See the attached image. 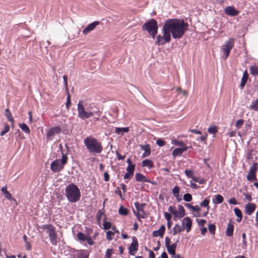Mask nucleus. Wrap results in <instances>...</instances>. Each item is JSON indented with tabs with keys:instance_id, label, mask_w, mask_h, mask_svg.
Instances as JSON below:
<instances>
[{
	"instance_id": "1",
	"label": "nucleus",
	"mask_w": 258,
	"mask_h": 258,
	"mask_svg": "<svg viewBox=\"0 0 258 258\" xmlns=\"http://www.w3.org/2000/svg\"><path fill=\"white\" fill-rule=\"evenodd\" d=\"M188 24L182 19H170L164 21L162 29L163 35L156 37L155 45L160 46L168 43L171 40V35L174 39H180L188 30Z\"/></svg>"
},
{
	"instance_id": "2",
	"label": "nucleus",
	"mask_w": 258,
	"mask_h": 258,
	"mask_svg": "<svg viewBox=\"0 0 258 258\" xmlns=\"http://www.w3.org/2000/svg\"><path fill=\"white\" fill-rule=\"evenodd\" d=\"M84 144L87 150L93 154H100L103 151L101 143L91 136L84 139Z\"/></svg>"
},
{
	"instance_id": "3",
	"label": "nucleus",
	"mask_w": 258,
	"mask_h": 258,
	"mask_svg": "<svg viewBox=\"0 0 258 258\" xmlns=\"http://www.w3.org/2000/svg\"><path fill=\"white\" fill-rule=\"evenodd\" d=\"M78 116L82 120H85L91 117L95 114L98 116L101 115V112L99 110H92L88 107L85 108L83 105V101L80 100L77 104Z\"/></svg>"
},
{
	"instance_id": "4",
	"label": "nucleus",
	"mask_w": 258,
	"mask_h": 258,
	"mask_svg": "<svg viewBox=\"0 0 258 258\" xmlns=\"http://www.w3.org/2000/svg\"><path fill=\"white\" fill-rule=\"evenodd\" d=\"M65 195L70 203H76L80 199L81 195L79 187L74 183L68 184L65 189Z\"/></svg>"
},
{
	"instance_id": "5",
	"label": "nucleus",
	"mask_w": 258,
	"mask_h": 258,
	"mask_svg": "<svg viewBox=\"0 0 258 258\" xmlns=\"http://www.w3.org/2000/svg\"><path fill=\"white\" fill-rule=\"evenodd\" d=\"M142 29L143 31H147L154 39L158 32L157 22L155 19L152 18L142 25Z\"/></svg>"
},
{
	"instance_id": "6",
	"label": "nucleus",
	"mask_w": 258,
	"mask_h": 258,
	"mask_svg": "<svg viewBox=\"0 0 258 258\" xmlns=\"http://www.w3.org/2000/svg\"><path fill=\"white\" fill-rule=\"evenodd\" d=\"M39 228L43 230H46V233L48 234L50 243L53 245H56L57 244V234L55 232V228L51 224H43L39 226Z\"/></svg>"
},
{
	"instance_id": "7",
	"label": "nucleus",
	"mask_w": 258,
	"mask_h": 258,
	"mask_svg": "<svg viewBox=\"0 0 258 258\" xmlns=\"http://www.w3.org/2000/svg\"><path fill=\"white\" fill-rule=\"evenodd\" d=\"M234 40L233 38H230L225 42L224 44L223 45L221 49L225 58H227L228 57L230 51L234 46Z\"/></svg>"
},
{
	"instance_id": "8",
	"label": "nucleus",
	"mask_w": 258,
	"mask_h": 258,
	"mask_svg": "<svg viewBox=\"0 0 258 258\" xmlns=\"http://www.w3.org/2000/svg\"><path fill=\"white\" fill-rule=\"evenodd\" d=\"M178 240H177L176 241L173 243H172L171 245L170 244V240L168 237H166L165 240V246L167 248V250L168 252L171 255L172 257H174L175 255V250L177 247V243L178 242Z\"/></svg>"
},
{
	"instance_id": "9",
	"label": "nucleus",
	"mask_w": 258,
	"mask_h": 258,
	"mask_svg": "<svg viewBox=\"0 0 258 258\" xmlns=\"http://www.w3.org/2000/svg\"><path fill=\"white\" fill-rule=\"evenodd\" d=\"M135 208L138 211L136 212L134 209H133V213L137 217V219L141 221V218L144 219L145 218V217L143 215H141L139 212H142L143 214H145V211L144 209V207L146 205L145 203H142L141 204H140L138 202H136L134 203Z\"/></svg>"
},
{
	"instance_id": "10",
	"label": "nucleus",
	"mask_w": 258,
	"mask_h": 258,
	"mask_svg": "<svg viewBox=\"0 0 258 258\" xmlns=\"http://www.w3.org/2000/svg\"><path fill=\"white\" fill-rule=\"evenodd\" d=\"M61 129L58 126L52 127L49 129L46 134V138L47 141H50L53 139V137L55 135L59 134L61 133Z\"/></svg>"
},
{
	"instance_id": "11",
	"label": "nucleus",
	"mask_w": 258,
	"mask_h": 258,
	"mask_svg": "<svg viewBox=\"0 0 258 258\" xmlns=\"http://www.w3.org/2000/svg\"><path fill=\"white\" fill-rule=\"evenodd\" d=\"M139 246L138 241L136 236L132 237V242L129 246L128 253L130 255H134L135 254L136 252L138 250Z\"/></svg>"
},
{
	"instance_id": "12",
	"label": "nucleus",
	"mask_w": 258,
	"mask_h": 258,
	"mask_svg": "<svg viewBox=\"0 0 258 258\" xmlns=\"http://www.w3.org/2000/svg\"><path fill=\"white\" fill-rule=\"evenodd\" d=\"M63 168L64 166L60 163V160L58 159L53 161L50 164V169L54 173L61 171Z\"/></svg>"
},
{
	"instance_id": "13",
	"label": "nucleus",
	"mask_w": 258,
	"mask_h": 258,
	"mask_svg": "<svg viewBox=\"0 0 258 258\" xmlns=\"http://www.w3.org/2000/svg\"><path fill=\"white\" fill-rule=\"evenodd\" d=\"M100 22L98 21H94L91 24H89L86 28H85L82 33L84 35H87L91 31H93L95 28L99 24Z\"/></svg>"
},
{
	"instance_id": "14",
	"label": "nucleus",
	"mask_w": 258,
	"mask_h": 258,
	"mask_svg": "<svg viewBox=\"0 0 258 258\" xmlns=\"http://www.w3.org/2000/svg\"><path fill=\"white\" fill-rule=\"evenodd\" d=\"M182 226L184 228L185 227L186 232H189L191 230L192 220L188 217H184L182 221Z\"/></svg>"
},
{
	"instance_id": "15",
	"label": "nucleus",
	"mask_w": 258,
	"mask_h": 258,
	"mask_svg": "<svg viewBox=\"0 0 258 258\" xmlns=\"http://www.w3.org/2000/svg\"><path fill=\"white\" fill-rule=\"evenodd\" d=\"M225 13L230 16H236L239 14V11L233 6H228L224 10Z\"/></svg>"
},
{
	"instance_id": "16",
	"label": "nucleus",
	"mask_w": 258,
	"mask_h": 258,
	"mask_svg": "<svg viewBox=\"0 0 258 258\" xmlns=\"http://www.w3.org/2000/svg\"><path fill=\"white\" fill-rule=\"evenodd\" d=\"M135 179L138 182H148L151 184H154L153 181H151L149 179L147 178L145 175L140 173H137L135 175Z\"/></svg>"
},
{
	"instance_id": "17",
	"label": "nucleus",
	"mask_w": 258,
	"mask_h": 258,
	"mask_svg": "<svg viewBox=\"0 0 258 258\" xmlns=\"http://www.w3.org/2000/svg\"><path fill=\"white\" fill-rule=\"evenodd\" d=\"M256 208V205L253 203H248L245 207V213L248 215H251Z\"/></svg>"
},
{
	"instance_id": "18",
	"label": "nucleus",
	"mask_w": 258,
	"mask_h": 258,
	"mask_svg": "<svg viewBox=\"0 0 258 258\" xmlns=\"http://www.w3.org/2000/svg\"><path fill=\"white\" fill-rule=\"evenodd\" d=\"M188 147H182L181 148H176L172 152L173 157L180 156L182 153L188 149Z\"/></svg>"
},
{
	"instance_id": "19",
	"label": "nucleus",
	"mask_w": 258,
	"mask_h": 258,
	"mask_svg": "<svg viewBox=\"0 0 258 258\" xmlns=\"http://www.w3.org/2000/svg\"><path fill=\"white\" fill-rule=\"evenodd\" d=\"M234 231V225L232 223L231 220H230L229 223L227 224L226 230V235L227 236L231 237L233 234Z\"/></svg>"
},
{
	"instance_id": "20",
	"label": "nucleus",
	"mask_w": 258,
	"mask_h": 258,
	"mask_svg": "<svg viewBox=\"0 0 258 258\" xmlns=\"http://www.w3.org/2000/svg\"><path fill=\"white\" fill-rule=\"evenodd\" d=\"M165 230V227L162 225L158 230H155L153 232L152 235L154 237H158L160 236L162 237Z\"/></svg>"
},
{
	"instance_id": "21",
	"label": "nucleus",
	"mask_w": 258,
	"mask_h": 258,
	"mask_svg": "<svg viewBox=\"0 0 258 258\" xmlns=\"http://www.w3.org/2000/svg\"><path fill=\"white\" fill-rule=\"evenodd\" d=\"M141 148L142 150L144 151V153L142 155V157L149 156L151 154V149L149 145L146 144L145 145H141Z\"/></svg>"
},
{
	"instance_id": "22",
	"label": "nucleus",
	"mask_w": 258,
	"mask_h": 258,
	"mask_svg": "<svg viewBox=\"0 0 258 258\" xmlns=\"http://www.w3.org/2000/svg\"><path fill=\"white\" fill-rule=\"evenodd\" d=\"M248 77V74L246 71H245L243 74L241 80V83L240 84V87L241 89H243L244 87L245 86Z\"/></svg>"
},
{
	"instance_id": "23",
	"label": "nucleus",
	"mask_w": 258,
	"mask_h": 258,
	"mask_svg": "<svg viewBox=\"0 0 258 258\" xmlns=\"http://www.w3.org/2000/svg\"><path fill=\"white\" fill-rule=\"evenodd\" d=\"M129 131L128 127H116L115 128V133L121 136H122L124 133H127Z\"/></svg>"
},
{
	"instance_id": "24",
	"label": "nucleus",
	"mask_w": 258,
	"mask_h": 258,
	"mask_svg": "<svg viewBox=\"0 0 258 258\" xmlns=\"http://www.w3.org/2000/svg\"><path fill=\"white\" fill-rule=\"evenodd\" d=\"M142 166L147 167L149 169H152L154 167L153 162L149 159H145L142 161Z\"/></svg>"
},
{
	"instance_id": "25",
	"label": "nucleus",
	"mask_w": 258,
	"mask_h": 258,
	"mask_svg": "<svg viewBox=\"0 0 258 258\" xmlns=\"http://www.w3.org/2000/svg\"><path fill=\"white\" fill-rule=\"evenodd\" d=\"M178 212H177V216L176 218L180 219L184 216L185 210L183 207L180 205H178Z\"/></svg>"
},
{
	"instance_id": "26",
	"label": "nucleus",
	"mask_w": 258,
	"mask_h": 258,
	"mask_svg": "<svg viewBox=\"0 0 258 258\" xmlns=\"http://www.w3.org/2000/svg\"><path fill=\"white\" fill-rule=\"evenodd\" d=\"M59 148L61 150V152L62 154V158L61 160L60 161V163L63 165L64 166V165L67 163L68 161V156L67 154H65L63 153L62 150V146L61 144L59 145Z\"/></svg>"
},
{
	"instance_id": "27",
	"label": "nucleus",
	"mask_w": 258,
	"mask_h": 258,
	"mask_svg": "<svg viewBox=\"0 0 258 258\" xmlns=\"http://www.w3.org/2000/svg\"><path fill=\"white\" fill-rule=\"evenodd\" d=\"M2 192L5 195V197L8 200L12 199V195L7 190V187L6 186H3L1 189Z\"/></svg>"
},
{
	"instance_id": "28",
	"label": "nucleus",
	"mask_w": 258,
	"mask_h": 258,
	"mask_svg": "<svg viewBox=\"0 0 258 258\" xmlns=\"http://www.w3.org/2000/svg\"><path fill=\"white\" fill-rule=\"evenodd\" d=\"M224 198L221 195H217L215 196V199L213 200L214 204H221L223 202Z\"/></svg>"
},
{
	"instance_id": "29",
	"label": "nucleus",
	"mask_w": 258,
	"mask_h": 258,
	"mask_svg": "<svg viewBox=\"0 0 258 258\" xmlns=\"http://www.w3.org/2000/svg\"><path fill=\"white\" fill-rule=\"evenodd\" d=\"M250 74L253 76H256L258 75V66L256 65L252 66L249 68Z\"/></svg>"
},
{
	"instance_id": "30",
	"label": "nucleus",
	"mask_w": 258,
	"mask_h": 258,
	"mask_svg": "<svg viewBox=\"0 0 258 258\" xmlns=\"http://www.w3.org/2000/svg\"><path fill=\"white\" fill-rule=\"evenodd\" d=\"M19 126L26 134H29L30 133V130L29 127L25 123H19Z\"/></svg>"
},
{
	"instance_id": "31",
	"label": "nucleus",
	"mask_w": 258,
	"mask_h": 258,
	"mask_svg": "<svg viewBox=\"0 0 258 258\" xmlns=\"http://www.w3.org/2000/svg\"><path fill=\"white\" fill-rule=\"evenodd\" d=\"M5 116L7 117V120L8 121H10L12 123H14V119L12 115L11 112L10 111V110L8 108H7L5 110Z\"/></svg>"
},
{
	"instance_id": "32",
	"label": "nucleus",
	"mask_w": 258,
	"mask_h": 258,
	"mask_svg": "<svg viewBox=\"0 0 258 258\" xmlns=\"http://www.w3.org/2000/svg\"><path fill=\"white\" fill-rule=\"evenodd\" d=\"M118 213L123 216H126L128 214V210L121 206L118 210Z\"/></svg>"
},
{
	"instance_id": "33",
	"label": "nucleus",
	"mask_w": 258,
	"mask_h": 258,
	"mask_svg": "<svg viewBox=\"0 0 258 258\" xmlns=\"http://www.w3.org/2000/svg\"><path fill=\"white\" fill-rule=\"evenodd\" d=\"M258 163L255 162L250 167L249 172L250 173L256 174V172L257 169Z\"/></svg>"
},
{
	"instance_id": "34",
	"label": "nucleus",
	"mask_w": 258,
	"mask_h": 258,
	"mask_svg": "<svg viewBox=\"0 0 258 258\" xmlns=\"http://www.w3.org/2000/svg\"><path fill=\"white\" fill-rule=\"evenodd\" d=\"M210 201L208 199H205L204 200L200 203L201 207H206L208 211L210 209V206L209 205Z\"/></svg>"
},
{
	"instance_id": "35",
	"label": "nucleus",
	"mask_w": 258,
	"mask_h": 258,
	"mask_svg": "<svg viewBox=\"0 0 258 258\" xmlns=\"http://www.w3.org/2000/svg\"><path fill=\"white\" fill-rule=\"evenodd\" d=\"M77 236L80 241H85L87 236L85 235L83 232H79L78 233Z\"/></svg>"
},
{
	"instance_id": "36",
	"label": "nucleus",
	"mask_w": 258,
	"mask_h": 258,
	"mask_svg": "<svg viewBox=\"0 0 258 258\" xmlns=\"http://www.w3.org/2000/svg\"><path fill=\"white\" fill-rule=\"evenodd\" d=\"M76 258H88V255L82 250L77 253Z\"/></svg>"
},
{
	"instance_id": "37",
	"label": "nucleus",
	"mask_w": 258,
	"mask_h": 258,
	"mask_svg": "<svg viewBox=\"0 0 258 258\" xmlns=\"http://www.w3.org/2000/svg\"><path fill=\"white\" fill-rule=\"evenodd\" d=\"M9 130H10V125L6 123L5 124L4 128L3 129V130L0 133V135L1 136L5 135L7 133H8L9 131Z\"/></svg>"
},
{
	"instance_id": "38",
	"label": "nucleus",
	"mask_w": 258,
	"mask_h": 258,
	"mask_svg": "<svg viewBox=\"0 0 258 258\" xmlns=\"http://www.w3.org/2000/svg\"><path fill=\"white\" fill-rule=\"evenodd\" d=\"M250 107L255 111H258V98L255 101L252 102Z\"/></svg>"
},
{
	"instance_id": "39",
	"label": "nucleus",
	"mask_w": 258,
	"mask_h": 258,
	"mask_svg": "<svg viewBox=\"0 0 258 258\" xmlns=\"http://www.w3.org/2000/svg\"><path fill=\"white\" fill-rule=\"evenodd\" d=\"M247 180L251 181L252 180H256V174L248 173L246 176Z\"/></svg>"
},
{
	"instance_id": "40",
	"label": "nucleus",
	"mask_w": 258,
	"mask_h": 258,
	"mask_svg": "<svg viewBox=\"0 0 258 258\" xmlns=\"http://www.w3.org/2000/svg\"><path fill=\"white\" fill-rule=\"evenodd\" d=\"M183 199L185 202H189L192 200V196L189 193L185 194L183 196Z\"/></svg>"
},
{
	"instance_id": "41",
	"label": "nucleus",
	"mask_w": 258,
	"mask_h": 258,
	"mask_svg": "<svg viewBox=\"0 0 258 258\" xmlns=\"http://www.w3.org/2000/svg\"><path fill=\"white\" fill-rule=\"evenodd\" d=\"M217 131V127L215 125L210 126L208 129V132L211 134H215Z\"/></svg>"
},
{
	"instance_id": "42",
	"label": "nucleus",
	"mask_w": 258,
	"mask_h": 258,
	"mask_svg": "<svg viewBox=\"0 0 258 258\" xmlns=\"http://www.w3.org/2000/svg\"><path fill=\"white\" fill-rule=\"evenodd\" d=\"M168 210L170 213L173 214L175 218H176L177 216V211L176 210L175 208L170 206L168 207Z\"/></svg>"
},
{
	"instance_id": "43",
	"label": "nucleus",
	"mask_w": 258,
	"mask_h": 258,
	"mask_svg": "<svg viewBox=\"0 0 258 258\" xmlns=\"http://www.w3.org/2000/svg\"><path fill=\"white\" fill-rule=\"evenodd\" d=\"M208 229L211 234H214L215 233L216 226L214 224H209L208 225Z\"/></svg>"
},
{
	"instance_id": "44",
	"label": "nucleus",
	"mask_w": 258,
	"mask_h": 258,
	"mask_svg": "<svg viewBox=\"0 0 258 258\" xmlns=\"http://www.w3.org/2000/svg\"><path fill=\"white\" fill-rule=\"evenodd\" d=\"M180 187L178 185H175L172 189V194L174 196L180 195Z\"/></svg>"
},
{
	"instance_id": "45",
	"label": "nucleus",
	"mask_w": 258,
	"mask_h": 258,
	"mask_svg": "<svg viewBox=\"0 0 258 258\" xmlns=\"http://www.w3.org/2000/svg\"><path fill=\"white\" fill-rule=\"evenodd\" d=\"M135 166H136L135 164H132L131 165H128L126 168V171L127 172H129L130 173L131 172V173H132L133 174H134L135 169Z\"/></svg>"
},
{
	"instance_id": "46",
	"label": "nucleus",
	"mask_w": 258,
	"mask_h": 258,
	"mask_svg": "<svg viewBox=\"0 0 258 258\" xmlns=\"http://www.w3.org/2000/svg\"><path fill=\"white\" fill-rule=\"evenodd\" d=\"M156 144L159 147H163L165 145V141L162 139H158L156 142Z\"/></svg>"
},
{
	"instance_id": "47",
	"label": "nucleus",
	"mask_w": 258,
	"mask_h": 258,
	"mask_svg": "<svg viewBox=\"0 0 258 258\" xmlns=\"http://www.w3.org/2000/svg\"><path fill=\"white\" fill-rule=\"evenodd\" d=\"M184 173H185V175L188 177V178H192V177L194 176L193 175V171L191 170H188V169H186L185 171H184Z\"/></svg>"
},
{
	"instance_id": "48",
	"label": "nucleus",
	"mask_w": 258,
	"mask_h": 258,
	"mask_svg": "<svg viewBox=\"0 0 258 258\" xmlns=\"http://www.w3.org/2000/svg\"><path fill=\"white\" fill-rule=\"evenodd\" d=\"M111 228V223L110 222L104 221L103 228L105 230H108Z\"/></svg>"
},
{
	"instance_id": "49",
	"label": "nucleus",
	"mask_w": 258,
	"mask_h": 258,
	"mask_svg": "<svg viewBox=\"0 0 258 258\" xmlns=\"http://www.w3.org/2000/svg\"><path fill=\"white\" fill-rule=\"evenodd\" d=\"M114 233L111 231H108L106 232V238L110 241L112 239V236L114 235Z\"/></svg>"
},
{
	"instance_id": "50",
	"label": "nucleus",
	"mask_w": 258,
	"mask_h": 258,
	"mask_svg": "<svg viewBox=\"0 0 258 258\" xmlns=\"http://www.w3.org/2000/svg\"><path fill=\"white\" fill-rule=\"evenodd\" d=\"M71 103V99H70V95L69 93H68V95H67V102L66 103V107L68 110H69V109Z\"/></svg>"
},
{
	"instance_id": "51",
	"label": "nucleus",
	"mask_w": 258,
	"mask_h": 258,
	"mask_svg": "<svg viewBox=\"0 0 258 258\" xmlns=\"http://www.w3.org/2000/svg\"><path fill=\"white\" fill-rule=\"evenodd\" d=\"M243 123H244L243 119H238L236 123V127L237 128H240L241 127V126L243 125Z\"/></svg>"
},
{
	"instance_id": "52",
	"label": "nucleus",
	"mask_w": 258,
	"mask_h": 258,
	"mask_svg": "<svg viewBox=\"0 0 258 258\" xmlns=\"http://www.w3.org/2000/svg\"><path fill=\"white\" fill-rule=\"evenodd\" d=\"M235 215L237 217L242 216V212L238 208H235L234 209Z\"/></svg>"
},
{
	"instance_id": "53",
	"label": "nucleus",
	"mask_w": 258,
	"mask_h": 258,
	"mask_svg": "<svg viewBox=\"0 0 258 258\" xmlns=\"http://www.w3.org/2000/svg\"><path fill=\"white\" fill-rule=\"evenodd\" d=\"M103 214V212H102L101 210H99L97 212V214H96V219H97V220L98 222H100V221L101 220V217H102Z\"/></svg>"
},
{
	"instance_id": "54",
	"label": "nucleus",
	"mask_w": 258,
	"mask_h": 258,
	"mask_svg": "<svg viewBox=\"0 0 258 258\" xmlns=\"http://www.w3.org/2000/svg\"><path fill=\"white\" fill-rule=\"evenodd\" d=\"M112 253V249H107L105 252V258H110V255Z\"/></svg>"
},
{
	"instance_id": "55",
	"label": "nucleus",
	"mask_w": 258,
	"mask_h": 258,
	"mask_svg": "<svg viewBox=\"0 0 258 258\" xmlns=\"http://www.w3.org/2000/svg\"><path fill=\"white\" fill-rule=\"evenodd\" d=\"M115 193L119 196V197L121 200L124 199V198L122 196L121 190L119 189V187L118 186L116 188V190L115 191Z\"/></svg>"
},
{
	"instance_id": "56",
	"label": "nucleus",
	"mask_w": 258,
	"mask_h": 258,
	"mask_svg": "<svg viewBox=\"0 0 258 258\" xmlns=\"http://www.w3.org/2000/svg\"><path fill=\"white\" fill-rule=\"evenodd\" d=\"M86 241H87V242L88 243V244H89L90 245H92L94 243V242L93 240H92L91 237L89 236H87Z\"/></svg>"
},
{
	"instance_id": "57",
	"label": "nucleus",
	"mask_w": 258,
	"mask_h": 258,
	"mask_svg": "<svg viewBox=\"0 0 258 258\" xmlns=\"http://www.w3.org/2000/svg\"><path fill=\"white\" fill-rule=\"evenodd\" d=\"M175 144L176 146H181V147H187L184 143L182 141H175Z\"/></svg>"
},
{
	"instance_id": "58",
	"label": "nucleus",
	"mask_w": 258,
	"mask_h": 258,
	"mask_svg": "<svg viewBox=\"0 0 258 258\" xmlns=\"http://www.w3.org/2000/svg\"><path fill=\"white\" fill-rule=\"evenodd\" d=\"M164 217L167 221H170L172 218V216L170 214L165 212L164 213Z\"/></svg>"
},
{
	"instance_id": "59",
	"label": "nucleus",
	"mask_w": 258,
	"mask_h": 258,
	"mask_svg": "<svg viewBox=\"0 0 258 258\" xmlns=\"http://www.w3.org/2000/svg\"><path fill=\"white\" fill-rule=\"evenodd\" d=\"M196 221L198 222V224L202 226H203L206 222V221L205 219L199 220V219H197Z\"/></svg>"
},
{
	"instance_id": "60",
	"label": "nucleus",
	"mask_w": 258,
	"mask_h": 258,
	"mask_svg": "<svg viewBox=\"0 0 258 258\" xmlns=\"http://www.w3.org/2000/svg\"><path fill=\"white\" fill-rule=\"evenodd\" d=\"M242 244L244 246L246 247L247 246V243L246 241V234L245 233H243L242 234Z\"/></svg>"
},
{
	"instance_id": "61",
	"label": "nucleus",
	"mask_w": 258,
	"mask_h": 258,
	"mask_svg": "<svg viewBox=\"0 0 258 258\" xmlns=\"http://www.w3.org/2000/svg\"><path fill=\"white\" fill-rule=\"evenodd\" d=\"M68 77L66 75L63 76V83L65 86L66 89L68 91V83H67Z\"/></svg>"
},
{
	"instance_id": "62",
	"label": "nucleus",
	"mask_w": 258,
	"mask_h": 258,
	"mask_svg": "<svg viewBox=\"0 0 258 258\" xmlns=\"http://www.w3.org/2000/svg\"><path fill=\"white\" fill-rule=\"evenodd\" d=\"M133 175H134V174H133L132 173H131V172L130 173L129 172L127 171V172L124 174V176H123V178L124 179H129Z\"/></svg>"
},
{
	"instance_id": "63",
	"label": "nucleus",
	"mask_w": 258,
	"mask_h": 258,
	"mask_svg": "<svg viewBox=\"0 0 258 258\" xmlns=\"http://www.w3.org/2000/svg\"><path fill=\"white\" fill-rule=\"evenodd\" d=\"M145 250H148L149 252V258H155V254L153 252V251H152V250H151L150 249L148 250L146 247H145Z\"/></svg>"
},
{
	"instance_id": "64",
	"label": "nucleus",
	"mask_w": 258,
	"mask_h": 258,
	"mask_svg": "<svg viewBox=\"0 0 258 258\" xmlns=\"http://www.w3.org/2000/svg\"><path fill=\"white\" fill-rule=\"evenodd\" d=\"M175 226L178 233L183 231L184 230L183 227H181L178 224H176Z\"/></svg>"
}]
</instances>
